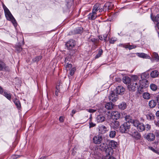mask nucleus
Instances as JSON below:
<instances>
[{"mask_svg":"<svg viewBox=\"0 0 159 159\" xmlns=\"http://www.w3.org/2000/svg\"><path fill=\"white\" fill-rule=\"evenodd\" d=\"M145 81V80L142 79V80H139V84L135 83V82H131L130 84L128 85V88L129 91L134 92L135 91L136 88L139 89L138 87L143 88V86H145L144 82Z\"/></svg>","mask_w":159,"mask_h":159,"instance_id":"obj_1","label":"nucleus"},{"mask_svg":"<svg viewBox=\"0 0 159 159\" xmlns=\"http://www.w3.org/2000/svg\"><path fill=\"white\" fill-rule=\"evenodd\" d=\"M109 3H106L104 6L103 8L101 7V5L98 3H96L93 7L92 11L97 13V12L99 11L100 12H101L104 10L106 11L107 9H109L110 8L109 7Z\"/></svg>","mask_w":159,"mask_h":159,"instance_id":"obj_2","label":"nucleus"},{"mask_svg":"<svg viewBox=\"0 0 159 159\" xmlns=\"http://www.w3.org/2000/svg\"><path fill=\"white\" fill-rule=\"evenodd\" d=\"M133 125L136 127L138 130L140 132H142L145 129V126L142 123H140L139 120H134L133 121Z\"/></svg>","mask_w":159,"mask_h":159,"instance_id":"obj_3","label":"nucleus"},{"mask_svg":"<svg viewBox=\"0 0 159 159\" xmlns=\"http://www.w3.org/2000/svg\"><path fill=\"white\" fill-rule=\"evenodd\" d=\"M129 123H124L120 127V130L122 133H127L129 131L130 127Z\"/></svg>","mask_w":159,"mask_h":159,"instance_id":"obj_4","label":"nucleus"},{"mask_svg":"<svg viewBox=\"0 0 159 159\" xmlns=\"http://www.w3.org/2000/svg\"><path fill=\"white\" fill-rule=\"evenodd\" d=\"M7 19L8 20L11 21L14 26L16 27L17 26V23L15 19L14 18L10 11L5 13Z\"/></svg>","mask_w":159,"mask_h":159,"instance_id":"obj_5","label":"nucleus"},{"mask_svg":"<svg viewBox=\"0 0 159 159\" xmlns=\"http://www.w3.org/2000/svg\"><path fill=\"white\" fill-rule=\"evenodd\" d=\"M109 125L111 128L115 130L118 129L120 125L119 122L116 120L111 121Z\"/></svg>","mask_w":159,"mask_h":159,"instance_id":"obj_6","label":"nucleus"},{"mask_svg":"<svg viewBox=\"0 0 159 159\" xmlns=\"http://www.w3.org/2000/svg\"><path fill=\"white\" fill-rule=\"evenodd\" d=\"M107 155L103 157L102 159H107V157L112 155L113 153V150L111 148L108 147L105 150Z\"/></svg>","mask_w":159,"mask_h":159,"instance_id":"obj_7","label":"nucleus"},{"mask_svg":"<svg viewBox=\"0 0 159 159\" xmlns=\"http://www.w3.org/2000/svg\"><path fill=\"white\" fill-rule=\"evenodd\" d=\"M68 49H72L75 45V42L73 39H70L66 44Z\"/></svg>","mask_w":159,"mask_h":159,"instance_id":"obj_8","label":"nucleus"},{"mask_svg":"<svg viewBox=\"0 0 159 159\" xmlns=\"http://www.w3.org/2000/svg\"><path fill=\"white\" fill-rule=\"evenodd\" d=\"M102 137L101 135H97L94 136L93 138V141L96 144H99L102 143Z\"/></svg>","mask_w":159,"mask_h":159,"instance_id":"obj_9","label":"nucleus"},{"mask_svg":"<svg viewBox=\"0 0 159 159\" xmlns=\"http://www.w3.org/2000/svg\"><path fill=\"white\" fill-rule=\"evenodd\" d=\"M111 117L112 119L117 120L120 117V113L118 111H112L111 114Z\"/></svg>","mask_w":159,"mask_h":159,"instance_id":"obj_10","label":"nucleus"},{"mask_svg":"<svg viewBox=\"0 0 159 159\" xmlns=\"http://www.w3.org/2000/svg\"><path fill=\"white\" fill-rule=\"evenodd\" d=\"M125 89L121 86H117L116 89V93L120 95L123 94L125 91Z\"/></svg>","mask_w":159,"mask_h":159,"instance_id":"obj_11","label":"nucleus"},{"mask_svg":"<svg viewBox=\"0 0 159 159\" xmlns=\"http://www.w3.org/2000/svg\"><path fill=\"white\" fill-rule=\"evenodd\" d=\"M109 100L113 102H115L116 101L117 99V96L115 94L114 92H111L110 95L109 96Z\"/></svg>","mask_w":159,"mask_h":159,"instance_id":"obj_12","label":"nucleus"},{"mask_svg":"<svg viewBox=\"0 0 159 159\" xmlns=\"http://www.w3.org/2000/svg\"><path fill=\"white\" fill-rule=\"evenodd\" d=\"M152 62L155 61L158 62L159 61V56L157 53L153 52L152 55V58H150Z\"/></svg>","mask_w":159,"mask_h":159,"instance_id":"obj_13","label":"nucleus"},{"mask_svg":"<svg viewBox=\"0 0 159 159\" xmlns=\"http://www.w3.org/2000/svg\"><path fill=\"white\" fill-rule=\"evenodd\" d=\"M96 119L98 123L102 122L105 121V117L103 114H100L97 116Z\"/></svg>","mask_w":159,"mask_h":159,"instance_id":"obj_14","label":"nucleus"},{"mask_svg":"<svg viewBox=\"0 0 159 159\" xmlns=\"http://www.w3.org/2000/svg\"><path fill=\"white\" fill-rule=\"evenodd\" d=\"M146 139L149 141H153L155 139V136L153 133H148L146 136Z\"/></svg>","mask_w":159,"mask_h":159,"instance_id":"obj_15","label":"nucleus"},{"mask_svg":"<svg viewBox=\"0 0 159 159\" xmlns=\"http://www.w3.org/2000/svg\"><path fill=\"white\" fill-rule=\"evenodd\" d=\"M130 134L136 138L139 139L141 137L140 134L135 129L133 130L132 131H131Z\"/></svg>","mask_w":159,"mask_h":159,"instance_id":"obj_16","label":"nucleus"},{"mask_svg":"<svg viewBox=\"0 0 159 159\" xmlns=\"http://www.w3.org/2000/svg\"><path fill=\"white\" fill-rule=\"evenodd\" d=\"M96 14L97 13L92 11V13H89L88 15V18L89 20H95L97 17Z\"/></svg>","mask_w":159,"mask_h":159,"instance_id":"obj_17","label":"nucleus"},{"mask_svg":"<svg viewBox=\"0 0 159 159\" xmlns=\"http://www.w3.org/2000/svg\"><path fill=\"white\" fill-rule=\"evenodd\" d=\"M137 55L140 57L147 59H150L151 58L149 56L143 53H137Z\"/></svg>","mask_w":159,"mask_h":159,"instance_id":"obj_18","label":"nucleus"},{"mask_svg":"<svg viewBox=\"0 0 159 159\" xmlns=\"http://www.w3.org/2000/svg\"><path fill=\"white\" fill-rule=\"evenodd\" d=\"M122 80L123 83L126 84H129L131 82L130 78L128 76H123Z\"/></svg>","mask_w":159,"mask_h":159,"instance_id":"obj_19","label":"nucleus"},{"mask_svg":"<svg viewBox=\"0 0 159 159\" xmlns=\"http://www.w3.org/2000/svg\"><path fill=\"white\" fill-rule=\"evenodd\" d=\"M117 143L114 141L111 140L109 143V147L111 148L112 149L115 148L116 147Z\"/></svg>","mask_w":159,"mask_h":159,"instance_id":"obj_20","label":"nucleus"},{"mask_svg":"<svg viewBox=\"0 0 159 159\" xmlns=\"http://www.w3.org/2000/svg\"><path fill=\"white\" fill-rule=\"evenodd\" d=\"M113 106L114 104L110 102L107 103L105 105V107L108 110L112 109L113 108Z\"/></svg>","mask_w":159,"mask_h":159,"instance_id":"obj_21","label":"nucleus"},{"mask_svg":"<svg viewBox=\"0 0 159 159\" xmlns=\"http://www.w3.org/2000/svg\"><path fill=\"white\" fill-rule=\"evenodd\" d=\"M151 18L154 22H157L159 23V14L154 16H153L152 13H151Z\"/></svg>","mask_w":159,"mask_h":159,"instance_id":"obj_22","label":"nucleus"},{"mask_svg":"<svg viewBox=\"0 0 159 159\" xmlns=\"http://www.w3.org/2000/svg\"><path fill=\"white\" fill-rule=\"evenodd\" d=\"M157 104L156 101L154 100H152L149 101L148 103V105L150 107L153 108Z\"/></svg>","mask_w":159,"mask_h":159,"instance_id":"obj_23","label":"nucleus"},{"mask_svg":"<svg viewBox=\"0 0 159 159\" xmlns=\"http://www.w3.org/2000/svg\"><path fill=\"white\" fill-rule=\"evenodd\" d=\"M13 102L15 103L17 108L19 109H20L21 107V106L19 100L17 98H15L14 99Z\"/></svg>","mask_w":159,"mask_h":159,"instance_id":"obj_24","label":"nucleus"},{"mask_svg":"<svg viewBox=\"0 0 159 159\" xmlns=\"http://www.w3.org/2000/svg\"><path fill=\"white\" fill-rule=\"evenodd\" d=\"M151 76L153 78L157 77L159 75V72L157 70H154L152 71L150 74Z\"/></svg>","mask_w":159,"mask_h":159,"instance_id":"obj_25","label":"nucleus"},{"mask_svg":"<svg viewBox=\"0 0 159 159\" xmlns=\"http://www.w3.org/2000/svg\"><path fill=\"white\" fill-rule=\"evenodd\" d=\"M107 34H104L103 35H101L99 36V39L101 40H104L105 42H107Z\"/></svg>","mask_w":159,"mask_h":159,"instance_id":"obj_26","label":"nucleus"},{"mask_svg":"<svg viewBox=\"0 0 159 159\" xmlns=\"http://www.w3.org/2000/svg\"><path fill=\"white\" fill-rule=\"evenodd\" d=\"M138 77L136 75H133L132 77V80H131V82H135V83H137L138 84H139V80Z\"/></svg>","mask_w":159,"mask_h":159,"instance_id":"obj_27","label":"nucleus"},{"mask_svg":"<svg viewBox=\"0 0 159 159\" xmlns=\"http://www.w3.org/2000/svg\"><path fill=\"white\" fill-rule=\"evenodd\" d=\"M147 119L149 120H152L154 119V116L153 115L150 113H149L146 115Z\"/></svg>","mask_w":159,"mask_h":159,"instance_id":"obj_28","label":"nucleus"},{"mask_svg":"<svg viewBox=\"0 0 159 159\" xmlns=\"http://www.w3.org/2000/svg\"><path fill=\"white\" fill-rule=\"evenodd\" d=\"M143 98L146 99H149L151 97L150 94L148 93H144L143 94Z\"/></svg>","mask_w":159,"mask_h":159,"instance_id":"obj_29","label":"nucleus"},{"mask_svg":"<svg viewBox=\"0 0 159 159\" xmlns=\"http://www.w3.org/2000/svg\"><path fill=\"white\" fill-rule=\"evenodd\" d=\"M5 64L2 61H0V70H2L3 69H6Z\"/></svg>","mask_w":159,"mask_h":159,"instance_id":"obj_30","label":"nucleus"},{"mask_svg":"<svg viewBox=\"0 0 159 159\" xmlns=\"http://www.w3.org/2000/svg\"><path fill=\"white\" fill-rule=\"evenodd\" d=\"M151 89L154 91H156L157 88V86L155 84H151L150 86Z\"/></svg>","mask_w":159,"mask_h":159,"instance_id":"obj_31","label":"nucleus"},{"mask_svg":"<svg viewBox=\"0 0 159 159\" xmlns=\"http://www.w3.org/2000/svg\"><path fill=\"white\" fill-rule=\"evenodd\" d=\"M3 95L8 100H10L11 98V95L10 93H8L5 91L3 93Z\"/></svg>","mask_w":159,"mask_h":159,"instance_id":"obj_32","label":"nucleus"},{"mask_svg":"<svg viewBox=\"0 0 159 159\" xmlns=\"http://www.w3.org/2000/svg\"><path fill=\"white\" fill-rule=\"evenodd\" d=\"M126 107V104L124 102H123L119 105V108L121 110H124Z\"/></svg>","mask_w":159,"mask_h":159,"instance_id":"obj_33","label":"nucleus"},{"mask_svg":"<svg viewBox=\"0 0 159 159\" xmlns=\"http://www.w3.org/2000/svg\"><path fill=\"white\" fill-rule=\"evenodd\" d=\"M125 120L127 122H132L131 120V117L129 115H126L125 117Z\"/></svg>","mask_w":159,"mask_h":159,"instance_id":"obj_34","label":"nucleus"},{"mask_svg":"<svg viewBox=\"0 0 159 159\" xmlns=\"http://www.w3.org/2000/svg\"><path fill=\"white\" fill-rule=\"evenodd\" d=\"M42 57L41 56H38L33 58L32 60L34 62H38L40 60L42 59Z\"/></svg>","mask_w":159,"mask_h":159,"instance_id":"obj_35","label":"nucleus"},{"mask_svg":"<svg viewBox=\"0 0 159 159\" xmlns=\"http://www.w3.org/2000/svg\"><path fill=\"white\" fill-rule=\"evenodd\" d=\"M116 135V132L115 131H111L110 132L109 136L111 138H113L115 137Z\"/></svg>","mask_w":159,"mask_h":159,"instance_id":"obj_36","label":"nucleus"},{"mask_svg":"<svg viewBox=\"0 0 159 159\" xmlns=\"http://www.w3.org/2000/svg\"><path fill=\"white\" fill-rule=\"evenodd\" d=\"M103 52L102 50V49H100L99 50L98 53L95 56V58H97L99 57L102 55Z\"/></svg>","mask_w":159,"mask_h":159,"instance_id":"obj_37","label":"nucleus"},{"mask_svg":"<svg viewBox=\"0 0 159 159\" xmlns=\"http://www.w3.org/2000/svg\"><path fill=\"white\" fill-rule=\"evenodd\" d=\"M62 84L59 83L56 85V89L60 91L62 88Z\"/></svg>","mask_w":159,"mask_h":159,"instance_id":"obj_38","label":"nucleus"},{"mask_svg":"<svg viewBox=\"0 0 159 159\" xmlns=\"http://www.w3.org/2000/svg\"><path fill=\"white\" fill-rule=\"evenodd\" d=\"M16 49L17 51H18V52H20L22 49L21 45L19 44H18L16 46Z\"/></svg>","mask_w":159,"mask_h":159,"instance_id":"obj_39","label":"nucleus"},{"mask_svg":"<svg viewBox=\"0 0 159 159\" xmlns=\"http://www.w3.org/2000/svg\"><path fill=\"white\" fill-rule=\"evenodd\" d=\"M116 38H111L109 41L110 43L111 44H113L114 42L116 40Z\"/></svg>","mask_w":159,"mask_h":159,"instance_id":"obj_40","label":"nucleus"},{"mask_svg":"<svg viewBox=\"0 0 159 159\" xmlns=\"http://www.w3.org/2000/svg\"><path fill=\"white\" fill-rule=\"evenodd\" d=\"M72 65L71 64H67L66 66V68L67 70H69L72 67Z\"/></svg>","mask_w":159,"mask_h":159,"instance_id":"obj_41","label":"nucleus"},{"mask_svg":"<svg viewBox=\"0 0 159 159\" xmlns=\"http://www.w3.org/2000/svg\"><path fill=\"white\" fill-rule=\"evenodd\" d=\"M75 68H73L70 70V74L71 75H73L75 71Z\"/></svg>","mask_w":159,"mask_h":159,"instance_id":"obj_42","label":"nucleus"},{"mask_svg":"<svg viewBox=\"0 0 159 159\" xmlns=\"http://www.w3.org/2000/svg\"><path fill=\"white\" fill-rule=\"evenodd\" d=\"M90 120H91V119H90ZM89 127L90 128L94 127L96 125L95 124L93 123L92 122H91V121H90V122L89 123Z\"/></svg>","mask_w":159,"mask_h":159,"instance_id":"obj_43","label":"nucleus"},{"mask_svg":"<svg viewBox=\"0 0 159 159\" xmlns=\"http://www.w3.org/2000/svg\"><path fill=\"white\" fill-rule=\"evenodd\" d=\"M136 47H137V46H136L130 45L129 44V46L128 49L129 50H131V49H132L133 48H136Z\"/></svg>","mask_w":159,"mask_h":159,"instance_id":"obj_44","label":"nucleus"},{"mask_svg":"<svg viewBox=\"0 0 159 159\" xmlns=\"http://www.w3.org/2000/svg\"><path fill=\"white\" fill-rule=\"evenodd\" d=\"M3 7L5 12V13L9 11L8 9L4 5H3Z\"/></svg>","mask_w":159,"mask_h":159,"instance_id":"obj_45","label":"nucleus"},{"mask_svg":"<svg viewBox=\"0 0 159 159\" xmlns=\"http://www.w3.org/2000/svg\"><path fill=\"white\" fill-rule=\"evenodd\" d=\"M87 110L90 113H94L96 111V110L93 109H88Z\"/></svg>","mask_w":159,"mask_h":159,"instance_id":"obj_46","label":"nucleus"},{"mask_svg":"<svg viewBox=\"0 0 159 159\" xmlns=\"http://www.w3.org/2000/svg\"><path fill=\"white\" fill-rule=\"evenodd\" d=\"M64 117L63 116H61L59 118V120L61 122H63L64 121Z\"/></svg>","mask_w":159,"mask_h":159,"instance_id":"obj_47","label":"nucleus"},{"mask_svg":"<svg viewBox=\"0 0 159 159\" xmlns=\"http://www.w3.org/2000/svg\"><path fill=\"white\" fill-rule=\"evenodd\" d=\"M100 128L102 129H103L104 131H107V128L105 126H102Z\"/></svg>","mask_w":159,"mask_h":159,"instance_id":"obj_48","label":"nucleus"},{"mask_svg":"<svg viewBox=\"0 0 159 159\" xmlns=\"http://www.w3.org/2000/svg\"><path fill=\"white\" fill-rule=\"evenodd\" d=\"M59 93H60V91L56 89L55 94L56 96H58Z\"/></svg>","mask_w":159,"mask_h":159,"instance_id":"obj_49","label":"nucleus"},{"mask_svg":"<svg viewBox=\"0 0 159 159\" xmlns=\"http://www.w3.org/2000/svg\"><path fill=\"white\" fill-rule=\"evenodd\" d=\"M146 126L147 130H149L150 129L151 126L150 125L148 124Z\"/></svg>","mask_w":159,"mask_h":159,"instance_id":"obj_50","label":"nucleus"},{"mask_svg":"<svg viewBox=\"0 0 159 159\" xmlns=\"http://www.w3.org/2000/svg\"><path fill=\"white\" fill-rule=\"evenodd\" d=\"M20 156L18 155H14L12 156V157L13 159H16L18 158Z\"/></svg>","mask_w":159,"mask_h":159,"instance_id":"obj_51","label":"nucleus"},{"mask_svg":"<svg viewBox=\"0 0 159 159\" xmlns=\"http://www.w3.org/2000/svg\"><path fill=\"white\" fill-rule=\"evenodd\" d=\"M129 45V44H127L125 45H123V46L124 48H128Z\"/></svg>","mask_w":159,"mask_h":159,"instance_id":"obj_52","label":"nucleus"},{"mask_svg":"<svg viewBox=\"0 0 159 159\" xmlns=\"http://www.w3.org/2000/svg\"><path fill=\"white\" fill-rule=\"evenodd\" d=\"M76 112V111L74 110H73L72 111L71 114V115L72 116H73V115L75 114Z\"/></svg>","mask_w":159,"mask_h":159,"instance_id":"obj_53","label":"nucleus"},{"mask_svg":"<svg viewBox=\"0 0 159 159\" xmlns=\"http://www.w3.org/2000/svg\"><path fill=\"white\" fill-rule=\"evenodd\" d=\"M3 90L2 88L0 86V93L2 94L3 93Z\"/></svg>","mask_w":159,"mask_h":159,"instance_id":"obj_54","label":"nucleus"},{"mask_svg":"<svg viewBox=\"0 0 159 159\" xmlns=\"http://www.w3.org/2000/svg\"><path fill=\"white\" fill-rule=\"evenodd\" d=\"M108 157V158L107 157V159L108 158V159H116L115 157H113L109 156Z\"/></svg>","mask_w":159,"mask_h":159,"instance_id":"obj_55","label":"nucleus"},{"mask_svg":"<svg viewBox=\"0 0 159 159\" xmlns=\"http://www.w3.org/2000/svg\"><path fill=\"white\" fill-rule=\"evenodd\" d=\"M156 125L157 126L159 127V120L156 122Z\"/></svg>","mask_w":159,"mask_h":159,"instance_id":"obj_56","label":"nucleus"},{"mask_svg":"<svg viewBox=\"0 0 159 159\" xmlns=\"http://www.w3.org/2000/svg\"><path fill=\"white\" fill-rule=\"evenodd\" d=\"M159 111H157L156 113V116H159Z\"/></svg>","mask_w":159,"mask_h":159,"instance_id":"obj_57","label":"nucleus"},{"mask_svg":"<svg viewBox=\"0 0 159 159\" xmlns=\"http://www.w3.org/2000/svg\"><path fill=\"white\" fill-rule=\"evenodd\" d=\"M78 30H80V31L78 32V33H80L82 32V30H81V28H80V29H79V28H78Z\"/></svg>","mask_w":159,"mask_h":159,"instance_id":"obj_58","label":"nucleus"},{"mask_svg":"<svg viewBox=\"0 0 159 159\" xmlns=\"http://www.w3.org/2000/svg\"><path fill=\"white\" fill-rule=\"evenodd\" d=\"M67 59V58H66V59H65V62H67V61L66 60Z\"/></svg>","mask_w":159,"mask_h":159,"instance_id":"obj_59","label":"nucleus"},{"mask_svg":"<svg viewBox=\"0 0 159 159\" xmlns=\"http://www.w3.org/2000/svg\"><path fill=\"white\" fill-rule=\"evenodd\" d=\"M157 100H158V99H159V95L157 96Z\"/></svg>","mask_w":159,"mask_h":159,"instance_id":"obj_60","label":"nucleus"},{"mask_svg":"<svg viewBox=\"0 0 159 159\" xmlns=\"http://www.w3.org/2000/svg\"><path fill=\"white\" fill-rule=\"evenodd\" d=\"M153 151H154V149H153V148H151V149Z\"/></svg>","mask_w":159,"mask_h":159,"instance_id":"obj_61","label":"nucleus"},{"mask_svg":"<svg viewBox=\"0 0 159 159\" xmlns=\"http://www.w3.org/2000/svg\"><path fill=\"white\" fill-rule=\"evenodd\" d=\"M158 28L159 29V25L158 26Z\"/></svg>","mask_w":159,"mask_h":159,"instance_id":"obj_62","label":"nucleus"},{"mask_svg":"<svg viewBox=\"0 0 159 159\" xmlns=\"http://www.w3.org/2000/svg\"><path fill=\"white\" fill-rule=\"evenodd\" d=\"M158 108H159V104L158 105Z\"/></svg>","mask_w":159,"mask_h":159,"instance_id":"obj_63","label":"nucleus"},{"mask_svg":"<svg viewBox=\"0 0 159 159\" xmlns=\"http://www.w3.org/2000/svg\"><path fill=\"white\" fill-rule=\"evenodd\" d=\"M103 145H104V143H103Z\"/></svg>","mask_w":159,"mask_h":159,"instance_id":"obj_64","label":"nucleus"}]
</instances>
